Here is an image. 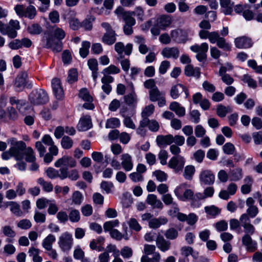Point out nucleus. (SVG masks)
<instances>
[{"label": "nucleus", "mask_w": 262, "mask_h": 262, "mask_svg": "<svg viewBox=\"0 0 262 262\" xmlns=\"http://www.w3.org/2000/svg\"><path fill=\"white\" fill-rule=\"evenodd\" d=\"M161 199L166 205H175L176 202H173V198L170 193L162 195Z\"/></svg>", "instance_id": "obj_62"}, {"label": "nucleus", "mask_w": 262, "mask_h": 262, "mask_svg": "<svg viewBox=\"0 0 262 262\" xmlns=\"http://www.w3.org/2000/svg\"><path fill=\"white\" fill-rule=\"evenodd\" d=\"M234 45L238 49H248L252 47L253 42L251 38L242 36L234 39Z\"/></svg>", "instance_id": "obj_15"}, {"label": "nucleus", "mask_w": 262, "mask_h": 262, "mask_svg": "<svg viewBox=\"0 0 262 262\" xmlns=\"http://www.w3.org/2000/svg\"><path fill=\"white\" fill-rule=\"evenodd\" d=\"M83 199V195L79 191L74 192L71 198L72 204L75 205H80L82 203Z\"/></svg>", "instance_id": "obj_43"}, {"label": "nucleus", "mask_w": 262, "mask_h": 262, "mask_svg": "<svg viewBox=\"0 0 262 262\" xmlns=\"http://www.w3.org/2000/svg\"><path fill=\"white\" fill-rule=\"evenodd\" d=\"M164 235L167 239L174 240L178 237L179 232L174 228H170L165 231Z\"/></svg>", "instance_id": "obj_37"}, {"label": "nucleus", "mask_w": 262, "mask_h": 262, "mask_svg": "<svg viewBox=\"0 0 262 262\" xmlns=\"http://www.w3.org/2000/svg\"><path fill=\"white\" fill-rule=\"evenodd\" d=\"M170 35L172 40L178 43H184L188 39V31L182 29H176L171 31Z\"/></svg>", "instance_id": "obj_13"}, {"label": "nucleus", "mask_w": 262, "mask_h": 262, "mask_svg": "<svg viewBox=\"0 0 262 262\" xmlns=\"http://www.w3.org/2000/svg\"><path fill=\"white\" fill-rule=\"evenodd\" d=\"M182 84H178L173 85L171 87L170 90V96L173 99H177L180 93H182Z\"/></svg>", "instance_id": "obj_40"}, {"label": "nucleus", "mask_w": 262, "mask_h": 262, "mask_svg": "<svg viewBox=\"0 0 262 262\" xmlns=\"http://www.w3.org/2000/svg\"><path fill=\"white\" fill-rule=\"evenodd\" d=\"M167 222V219L164 216H160L158 218H152L148 222V226L150 228L157 229L161 225L166 224Z\"/></svg>", "instance_id": "obj_23"}, {"label": "nucleus", "mask_w": 262, "mask_h": 262, "mask_svg": "<svg viewBox=\"0 0 262 262\" xmlns=\"http://www.w3.org/2000/svg\"><path fill=\"white\" fill-rule=\"evenodd\" d=\"M92 127L91 117L89 115L81 117L77 125V128L79 131H86Z\"/></svg>", "instance_id": "obj_20"}, {"label": "nucleus", "mask_w": 262, "mask_h": 262, "mask_svg": "<svg viewBox=\"0 0 262 262\" xmlns=\"http://www.w3.org/2000/svg\"><path fill=\"white\" fill-rule=\"evenodd\" d=\"M36 14L37 11L35 7L30 5L26 7L24 17L32 19L36 16Z\"/></svg>", "instance_id": "obj_39"}, {"label": "nucleus", "mask_w": 262, "mask_h": 262, "mask_svg": "<svg viewBox=\"0 0 262 262\" xmlns=\"http://www.w3.org/2000/svg\"><path fill=\"white\" fill-rule=\"evenodd\" d=\"M221 7L224 9L223 12L226 15L231 14L232 12L233 3L231 0H219Z\"/></svg>", "instance_id": "obj_29"}, {"label": "nucleus", "mask_w": 262, "mask_h": 262, "mask_svg": "<svg viewBox=\"0 0 262 262\" xmlns=\"http://www.w3.org/2000/svg\"><path fill=\"white\" fill-rule=\"evenodd\" d=\"M55 237L54 235L49 234L42 241V247L46 249H51L52 248L53 243L55 241Z\"/></svg>", "instance_id": "obj_34"}, {"label": "nucleus", "mask_w": 262, "mask_h": 262, "mask_svg": "<svg viewBox=\"0 0 262 262\" xmlns=\"http://www.w3.org/2000/svg\"><path fill=\"white\" fill-rule=\"evenodd\" d=\"M145 89L149 90V98L151 102L157 101L164 93L160 91L154 79H149L143 83Z\"/></svg>", "instance_id": "obj_7"}, {"label": "nucleus", "mask_w": 262, "mask_h": 262, "mask_svg": "<svg viewBox=\"0 0 262 262\" xmlns=\"http://www.w3.org/2000/svg\"><path fill=\"white\" fill-rule=\"evenodd\" d=\"M190 49L192 52L197 53L196 58L200 62L206 60L207 58V52L209 49L207 43L203 42L200 45H194L191 46Z\"/></svg>", "instance_id": "obj_12"}, {"label": "nucleus", "mask_w": 262, "mask_h": 262, "mask_svg": "<svg viewBox=\"0 0 262 262\" xmlns=\"http://www.w3.org/2000/svg\"><path fill=\"white\" fill-rule=\"evenodd\" d=\"M61 145L63 149H70L73 145V141L70 137L65 136L61 139Z\"/></svg>", "instance_id": "obj_45"}, {"label": "nucleus", "mask_w": 262, "mask_h": 262, "mask_svg": "<svg viewBox=\"0 0 262 262\" xmlns=\"http://www.w3.org/2000/svg\"><path fill=\"white\" fill-rule=\"evenodd\" d=\"M230 180L237 181L242 179L243 177V169L241 167H236L233 169H230L229 172Z\"/></svg>", "instance_id": "obj_26"}, {"label": "nucleus", "mask_w": 262, "mask_h": 262, "mask_svg": "<svg viewBox=\"0 0 262 262\" xmlns=\"http://www.w3.org/2000/svg\"><path fill=\"white\" fill-rule=\"evenodd\" d=\"M84 252L79 246H77L73 251L74 258L78 260H82L84 257Z\"/></svg>", "instance_id": "obj_52"}, {"label": "nucleus", "mask_w": 262, "mask_h": 262, "mask_svg": "<svg viewBox=\"0 0 262 262\" xmlns=\"http://www.w3.org/2000/svg\"><path fill=\"white\" fill-rule=\"evenodd\" d=\"M205 211L208 215L212 216H215L220 213V209L217 207L211 205L210 206H206Z\"/></svg>", "instance_id": "obj_51"}, {"label": "nucleus", "mask_w": 262, "mask_h": 262, "mask_svg": "<svg viewBox=\"0 0 262 262\" xmlns=\"http://www.w3.org/2000/svg\"><path fill=\"white\" fill-rule=\"evenodd\" d=\"M29 99L33 105H42L48 102L49 97L43 89H36L30 94Z\"/></svg>", "instance_id": "obj_8"}, {"label": "nucleus", "mask_w": 262, "mask_h": 262, "mask_svg": "<svg viewBox=\"0 0 262 262\" xmlns=\"http://www.w3.org/2000/svg\"><path fill=\"white\" fill-rule=\"evenodd\" d=\"M156 142L158 146L170 145L173 143V136L169 134L166 136L159 135L157 137Z\"/></svg>", "instance_id": "obj_25"}, {"label": "nucleus", "mask_w": 262, "mask_h": 262, "mask_svg": "<svg viewBox=\"0 0 262 262\" xmlns=\"http://www.w3.org/2000/svg\"><path fill=\"white\" fill-rule=\"evenodd\" d=\"M146 202L150 205L152 208L161 210L164 207L163 203L161 200L158 199L157 195L154 194H149L146 199Z\"/></svg>", "instance_id": "obj_19"}, {"label": "nucleus", "mask_w": 262, "mask_h": 262, "mask_svg": "<svg viewBox=\"0 0 262 262\" xmlns=\"http://www.w3.org/2000/svg\"><path fill=\"white\" fill-rule=\"evenodd\" d=\"M68 216L70 221L73 223L78 222L80 219V212L76 209H72Z\"/></svg>", "instance_id": "obj_55"}, {"label": "nucleus", "mask_w": 262, "mask_h": 262, "mask_svg": "<svg viewBox=\"0 0 262 262\" xmlns=\"http://www.w3.org/2000/svg\"><path fill=\"white\" fill-rule=\"evenodd\" d=\"M28 31L30 34L35 35L40 34L42 29L39 25L34 24L28 27Z\"/></svg>", "instance_id": "obj_54"}, {"label": "nucleus", "mask_w": 262, "mask_h": 262, "mask_svg": "<svg viewBox=\"0 0 262 262\" xmlns=\"http://www.w3.org/2000/svg\"><path fill=\"white\" fill-rule=\"evenodd\" d=\"M201 183L204 185H211L215 180V176L209 170H204L201 172L199 176Z\"/></svg>", "instance_id": "obj_16"}, {"label": "nucleus", "mask_w": 262, "mask_h": 262, "mask_svg": "<svg viewBox=\"0 0 262 262\" xmlns=\"http://www.w3.org/2000/svg\"><path fill=\"white\" fill-rule=\"evenodd\" d=\"M174 193L182 201L190 200L193 197V191L190 189L189 185L186 183L178 186L174 190Z\"/></svg>", "instance_id": "obj_6"}, {"label": "nucleus", "mask_w": 262, "mask_h": 262, "mask_svg": "<svg viewBox=\"0 0 262 262\" xmlns=\"http://www.w3.org/2000/svg\"><path fill=\"white\" fill-rule=\"evenodd\" d=\"M241 226L243 228L245 235L242 241L246 250L250 252H254L257 248V243L253 241L251 235L255 232L254 226L251 223V220L247 214H243L239 217Z\"/></svg>", "instance_id": "obj_1"}, {"label": "nucleus", "mask_w": 262, "mask_h": 262, "mask_svg": "<svg viewBox=\"0 0 262 262\" xmlns=\"http://www.w3.org/2000/svg\"><path fill=\"white\" fill-rule=\"evenodd\" d=\"M133 15L137 17L140 21H143L144 19V11L143 8L141 6L136 7L134 10L131 11Z\"/></svg>", "instance_id": "obj_49"}, {"label": "nucleus", "mask_w": 262, "mask_h": 262, "mask_svg": "<svg viewBox=\"0 0 262 262\" xmlns=\"http://www.w3.org/2000/svg\"><path fill=\"white\" fill-rule=\"evenodd\" d=\"M52 87L54 94L57 99H61L63 97V91L61 85L60 80L54 78L52 80Z\"/></svg>", "instance_id": "obj_18"}, {"label": "nucleus", "mask_w": 262, "mask_h": 262, "mask_svg": "<svg viewBox=\"0 0 262 262\" xmlns=\"http://www.w3.org/2000/svg\"><path fill=\"white\" fill-rule=\"evenodd\" d=\"M121 167L125 171H131L134 167L132 157L127 153L123 154L120 158Z\"/></svg>", "instance_id": "obj_17"}, {"label": "nucleus", "mask_w": 262, "mask_h": 262, "mask_svg": "<svg viewBox=\"0 0 262 262\" xmlns=\"http://www.w3.org/2000/svg\"><path fill=\"white\" fill-rule=\"evenodd\" d=\"M156 243L157 247L162 252L167 251L170 248V242L166 240L162 235L157 236Z\"/></svg>", "instance_id": "obj_21"}, {"label": "nucleus", "mask_w": 262, "mask_h": 262, "mask_svg": "<svg viewBox=\"0 0 262 262\" xmlns=\"http://www.w3.org/2000/svg\"><path fill=\"white\" fill-rule=\"evenodd\" d=\"M58 207L57 205L54 202V201H51L47 210L48 214L53 215L57 213L58 212Z\"/></svg>", "instance_id": "obj_61"}, {"label": "nucleus", "mask_w": 262, "mask_h": 262, "mask_svg": "<svg viewBox=\"0 0 262 262\" xmlns=\"http://www.w3.org/2000/svg\"><path fill=\"white\" fill-rule=\"evenodd\" d=\"M169 109L174 112L179 117H182L185 115L186 111L185 107L182 106L178 102H172L169 105Z\"/></svg>", "instance_id": "obj_24"}, {"label": "nucleus", "mask_w": 262, "mask_h": 262, "mask_svg": "<svg viewBox=\"0 0 262 262\" xmlns=\"http://www.w3.org/2000/svg\"><path fill=\"white\" fill-rule=\"evenodd\" d=\"M37 182L42 187L43 190L46 192H51L53 189V186L51 182H46L42 178L37 179Z\"/></svg>", "instance_id": "obj_35"}, {"label": "nucleus", "mask_w": 262, "mask_h": 262, "mask_svg": "<svg viewBox=\"0 0 262 262\" xmlns=\"http://www.w3.org/2000/svg\"><path fill=\"white\" fill-rule=\"evenodd\" d=\"M119 225V222L118 220H112L106 222L103 224V228L105 232H110L114 230L113 228L117 227Z\"/></svg>", "instance_id": "obj_36"}, {"label": "nucleus", "mask_w": 262, "mask_h": 262, "mask_svg": "<svg viewBox=\"0 0 262 262\" xmlns=\"http://www.w3.org/2000/svg\"><path fill=\"white\" fill-rule=\"evenodd\" d=\"M46 214L35 211L34 219L37 223H43L46 221Z\"/></svg>", "instance_id": "obj_64"}, {"label": "nucleus", "mask_w": 262, "mask_h": 262, "mask_svg": "<svg viewBox=\"0 0 262 262\" xmlns=\"http://www.w3.org/2000/svg\"><path fill=\"white\" fill-rule=\"evenodd\" d=\"M243 80L244 82L247 83L249 87L252 89H255L257 86L256 81L252 79L249 75H245Z\"/></svg>", "instance_id": "obj_59"}, {"label": "nucleus", "mask_w": 262, "mask_h": 262, "mask_svg": "<svg viewBox=\"0 0 262 262\" xmlns=\"http://www.w3.org/2000/svg\"><path fill=\"white\" fill-rule=\"evenodd\" d=\"M95 18L92 16L90 15L81 23V27L83 28L86 31L91 30L93 28V22L94 21Z\"/></svg>", "instance_id": "obj_32"}, {"label": "nucleus", "mask_w": 262, "mask_h": 262, "mask_svg": "<svg viewBox=\"0 0 262 262\" xmlns=\"http://www.w3.org/2000/svg\"><path fill=\"white\" fill-rule=\"evenodd\" d=\"M195 172V168L192 165H187L184 169L183 176L186 180H191Z\"/></svg>", "instance_id": "obj_42"}, {"label": "nucleus", "mask_w": 262, "mask_h": 262, "mask_svg": "<svg viewBox=\"0 0 262 262\" xmlns=\"http://www.w3.org/2000/svg\"><path fill=\"white\" fill-rule=\"evenodd\" d=\"M179 50L177 47L165 48L163 49L161 54L165 58L177 59L179 56Z\"/></svg>", "instance_id": "obj_22"}, {"label": "nucleus", "mask_w": 262, "mask_h": 262, "mask_svg": "<svg viewBox=\"0 0 262 262\" xmlns=\"http://www.w3.org/2000/svg\"><path fill=\"white\" fill-rule=\"evenodd\" d=\"M125 102L128 105H132L137 102V97L134 90L131 93L125 95L124 97Z\"/></svg>", "instance_id": "obj_48"}, {"label": "nucleus", "mask_w": 262, "mask_h": 262, "mask_svg": "<svg viewBox=\"0 0 262 262\" xmlns=\"http://www.w3.org/2000/svg\"><path fill=\"white\" fill-rule=\"evenodd\" d=\"M185 74L187 76H193L199 78L201 75L200 69L193 68L191 65H187L185 68Z\"/></svg>", "instance_id": "obj_27"}, {"label": "nucleus", "mask_w": 262, "mask_h": 262, "mask_svg": "<svg viewBox=\"0 0 262 262\" xmlns=\"http://www.w3.org/2000/svg\"><path fill=\"white\" fill-rule=\"evenodd\" d=\"M121 72L120 69L114 64H111L103 69L102 73L103 75L117 74Z\"/></svg>", "instance_id": "obj_44"}, {"label": "nucleus", "mask_w": 262, "mask_h": 262, "mask_svg": "<svg viewBox=\"0 0 262 262\" xmlns=\"http://www.w3.org/2000/svg\"><path fill=\"white\" fill-rule=\"evenodd\" d=\"M133 14L132 12L129 11H126L125 13H124L123 16L122 17L123 20L125 21V24L135 25L136 20L133 17Z\"/></svg>", "instance_id": "obj_50"}, {"label": "nucleus", "mask_w": 262, "mask_h": 262, "mask_svg": "<svg viewBox=\"0 0 262 262\" xmlns=\"http://www.w3.org/2000/svg\"><path fill=\"white\" fill-rule=\"evenodd\" d=\"M171 23V18L167 15L162 16L158 21V25L162 30H165Z\"/></svg>", "instance_id": "obj_31"}, {"label": "nucleus", "mask_w": 262, "mask_h": 262, "mask_svg": "<svg viewBox=\"0 0 262 262\" xmlns=\"http://www.w3.org/2000/svg\"><path fill=\"white\" fill-rule=\"evenodd\" d=\"M66 36L64 31L59 27H55L51 34L46 37L45 47L51 49L53 52H59L62 50V46L61 40Z\"/></svg>", "instance_id": "obj_2"}, {"label": "nucleus", "mask_w": 262, "mask_h": 262, "mask_svg": "<svg viewBox=\"0 0 262 262\" xmlns=\"http://www.w3.org/2000/svg\"><path fill=\"white\" fill-rule=\"evenodd\" d=\"M208 39L212 43H216L217 47L224 51L231 50V44L227 42L223 37L220 36L219 33L217 31L210 32Z\"/></svg>", "instance_id": "obj_10"}, {"label": "nucleus", "mask_w": 262, "mask_h": 262, "mask_svg": "<svg viewBox=\"0 0 262 262\" xmlns=\"http://www.w3.org/2000/svg\"><path fill=\"white\" fill-rule=\"evenodd\" d=\"M7 207L10 206V209L11 211L14 213L15 215L20 216L22 215L23 212L20 209L19 204L13 201L8 202L6 204Z\"/></svg>", "instance_id": "obj_30"}, {"label": "nucleus", "mask_w": 262, "mask_h": 262, "mask_svg": "<svg viewBox=\"0 0 262 262\" xmlns=\"http://www.w3.org/2000/svg\"><path fill=\"white\" fill-rule=\"evenodd\" d=\"M128 225L131 229L136 231H139L142 229L138 221L135 218H130L128 221Z\"/></svg>", "instance_id": "obj_53"}, {"label": "nucleus", "mask_w": 262, "mask_h": 262, "mask_svg": "<svg viewBox=\"0 0 262 262\" xmlns=\"http://www.w3.org/2000/svg\"><path fill=\"white\" fill-rule=\"evenodd\" d=\"M23 155L24 157H25L26 161L27 162H35L36 160L35 152L31 147H27L26 146Z\"/></svg>", "instance_id": "obj_28"}, {"label": "nucleus", "mask_w": 262, "mask_h": 262, "mask_svg": "<svg viewBox=\"0 0 262 262\" xmlns=\"http://www.w3.org/2000/svg\"><path fill=\"white\" fill-rule=\"evenodd\" d=\"M17 226L19 228L26 230L31 228L32 224L30 220L28 219H23L18 222Z\"/></svg>", "instance_id": "obj_63"}, {"label": "nucleus", "mask_w": 262, "mask_h": 262, "mask_svg": "<svg viewBox=\"0 0 262 262\" xmlns=\"http://www.w3.org/2000/svg\"><path fill=\"white\" fill-rule=\"evenodd\" d=\"M14 88L16 92H21L25 87L31 89L33 87V82L28 79V74L26 71H21L16 76L14 82Z\"/></svg>", "instance_id": "obj_4"}, {"label": "nucleus", "mask_w": 262, "mask_h": 262, "mask_svg": "<svg viewBox=\"0 0 262 262\" xmlns=\"http://www.w3.org/2000/svg\"><path fill=\"white\" fill-rule=\"evenodd\" d=\"M147 121L146 119H142L140 121L139 126L136 129L137 134L141 137H144L146 135L147 130L145 127L147 126Z\"/></svg>", "instance_id": "obj_33"}, {"label": "nucleus", "mask_w": 262, "mask_h": 262, "mask_svg": "<svg viewBox=\"0 0 262 262\" xmlns=\"http://www.w3.org/2000/svg\"><path fill=\"white\" fill-rule=\"evenodd\" d=\"M49 18L52 23H58L60 21L59 12L57 10L50 12L49 14Z\"/></svg>", "instance_id": "obj_57"}, {"label": "nucleus", "mask_w": 262, "mask_h": 262, "mask_svg": "<svg viewBox=\"0 0 262 262\" xmlns=\"http://www.w3.org/2000/svg\"><path fill=\"white\" fill-rule=\"evenodd\" d=\"M101 26L105 30V33L102 37V41L107 45H112L116 41V34L111 25L107 22L101 23Z\"/></svg>", "instance_id": "obj_9"}, {"label": "nucleus", "mask_w": 262, "mask_h": 262, "mask_svg": "<svg viewBox=\"0 0 262 262\" xmlns=\"http://www.w3.org/2000/svg\"><path fill=\"white\" fill-rule=\"evenodd\" d=\"M154 108L155 107L152 104L146 106L142 112V119H144L145 118H148V117L153 113Z\"/></svg>", "instance_id": "obj_60"}, {"label": "nucleus", "mask_w": 262, "mask_h": 262, "mask_svg": "<svg viewBox=\"0 0 262 262\" xmlns=\"http://www.w3.org/2000/svg\"><path fill=\"white\" fill-rule=\"evenodd\" d=\"M148 121L147 123V126H148V128L151 132H157L159 129V124L158 122L155 120H150L148 118H145Z\"/></svg>", "instance_id": "obj_56"}, {"label": "nucleus", "mask_w": 262, "mask_h": 262, "mask_svg": "<svg viewBox=\"0 0 262 262\" xmlns=\"http://www.w3.org/2000/svg\"><path fill=\"white\" fill-rule=\"evenodd\" d=\"M161 258V255L159 253H155L152 258H149L148 256L144 255L141 258V262H159Z\"/></svg>", "instance_id": "obj_47"}, {"label": "nucleus", "mask_w": 262, "mask_h": 262, "mask_svg": "<svg viewBox=\"0 0 262 262\" xmlns=\"http://www.w3.org/2000/svg\"><path fill=\"white\" fill-rule=\"evenodd\" d=\"M20 28L19 22L17 20L11 19L8 24H5L0 21V32L10 38H14L17 36V31Z\"/></svg>", "instance_id": "obj_3"}, {"label": "nucleus", "mask_w": 262, "mask_h": 262, "mask_svg": "<svg viewBox=\"0 0 262 262\" xmlns=\"http://www.w3.org/2000/svg\"><path fill=\"white\" fill-rule=\"evenodd\" d=\"M185 163L184 158L181 156L172 157L168 162V166L174 170L175 172L182 171Z\"/></svg>", "instance_id": "obj_14"}, {"label": "nucleus", "mask_w": 262, "mask_h": 262, "mask_svg": "<svg viewBox=\"0 0 262 262\" xmlns=\"http://www.w3.org/2000/svg\"><path fill=\"white\" fill-rule=\"evenodd\" d=\"M76 12L71 9L65 10L61 14L62 18L64 20H67L68 22L76 17Z\"/></svg>", "instance_id": "obj_46"}, {"label": "nucleus", "mask_w": 262, "mask_h": 262, "mask_svg": "<svg viewBox=\"0 0 262 262\" xmlns=\"http://www.w3.org/2000/svg\"><path fill=\"white\" fill-rule=\"evenodd\" d=\"M11 147L10 151L13 155L16 160L21 161L24 158V152L26 148V144L23 141H17L15 138H12L9 139Z\"/></svg>", "instance_id": "obj_5"}, {"label": "nucleus", "mask_w": 262, "mask_h": 262, "mask_svg": "<svg viewBox=\"0 0 262 262\" xmlns=\"http://www.w3.org/2000/svg\"><path fill=\"white\" fill-rule=\"evenodd\" d=\"M58 244L62 252L68 253L73 245L72 235L68 232L63 233L59 237Z\"/></svg>", "instance_id": "obj_11"}, {"label": "nucleus", "mask_w": 262, "mask_h": 262, "mask_svg": "<svg viewBox=\"0 0 262 262\" xmlns=\"http://www.w3.org/2000/svg\"><path fill=\"white\" fill-rule=\"evenodd\" d=\"M223 150L226 154L232 155L235 150V148L232 143L228 142L225 144L223 146Z\"/></svg>", "instance_id": "obj_58"}, {"label": "nucleus", "mask_w": 262, "mask_h": 262, "mask_svg": "<svg viewBox=\"0 0 262 262\" xmlns=\"http://www.w3.org/2000/svg\"><path fill=\"white\" fill-rule=\"evenodd\" d=\"M120 121L118 118H111L106 120L105 127L106 128H114L119 127Z\"/></svg>", "instance_id": "obj_41"}, {"label": "nucleus", "mask_w": 262, "mask_h": 262, "mask_svg": "<svg viewBox=\"0 0 262 262\" xmlns=\"http://www.w3.org/2000/svg\"><path fill=\"white\" fill-rule=\"evenodd\" d=\"M90 46L91 43L88 41H84L82 42V47L79 50V54L81 57L85 58L88 56Z\"/></svg>", "instance_id": "obj_38"}]
</instances>
